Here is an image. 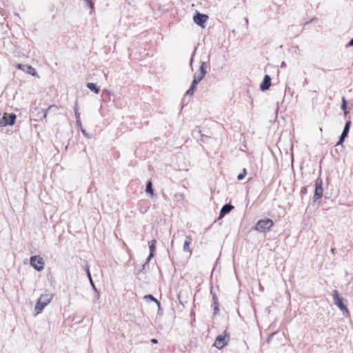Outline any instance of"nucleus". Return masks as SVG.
<instances>
[{
    "label": "nucleus",
    "mask_w": 353,
    "mask_h": 353,
    "mask_svg": "<svg viewBox=\"0 0 353 353\" xmlns=\"http://www.w3.org/2000/svg\"><path fill=\"white\" fill-rule=\"evenodd\" d=\"M53 294L51 293H45L40 296L38 299L36 305L35 311L36 314L41 313L46 305H48L52 301Z\"/></svg>",
    "instance_id": "obj_1"
},
{
    "label": "nucleus",
    "mask_w": 353,
    "mask_h": 353,
    "mask_svg": "<svg viewBox=\"0 0 353 353\" xmlns=\"http://www.w3.org/2000/svg\"><path fill=\"white\" fill-rule=\"evenodd\" d=\"M52 110H57V107L54 105H50L48 108V109L46 110H40L39 108H35L32 111V115L33 117H34L35 120H42L43 119L46 120L48 112Z\"/></svg>",
    "instance_id": "obj_2"
},
{
    "label": "nucleus",
    "mask_w": 353,
    "mask_h": 353,
    "mask_svg": "<svg viewBox=\"0 0 353 353\" xmlns=\"http://www.w3.org/2000/svg\"><path fill=\"white\" fill-rule=\"evenodd\" d=\"M272 225V220L270 219H263L256 223L255 230L259 232H266L270 230Z\"/></svg>",
    "instance_id": "obj_3"
},
{
    "label": "nucleus",
    "mask_w": 353,
    "mask_h": 353,
    "mask_svg": "<svg viewBox=\"0 0 353 353\" xmlns=\"http://www.w3.org/2000/svg\"><path fill=\"white\" fill-rule=\"evenodd\" d=\"M332 296L334 303L342 311L344 315L349 316V311L346 305L343 303V298L339 297L337 290H334Z\"/></svg>",
    "instance_id": "obj_4"
},
{
    "label": "nucleus",
    "mask_w": 353,
    "mask_h": 353,
    "mask_svg": "<svg viewBox=\"0 0 353 353\" xmlns=\"http://www.w3.org/2000/svg\"><path fill=\"white\" fill-rule=\"evenodd\" d=\"M16 119V115L14 113H4L3 117L0 119V126L5 127L7 125H12Z\"/></svg>",
    "instance_id": "obj_5"
},
{
    "label": "nucleus",
    "mask_w": 353,
    "mask_h": 353,
    "mask_svg": "<svg viewBox=\"0 0 353 353\" xmlns=\"http://www.w3.org/2000/svg\"><path fill=\"white\" fill-rule=\"evenodd\" d=\"M30 265L37 271H41L43 269L44 261L43 258L39 256H32L30 257Z\"/></svg>",
    "instance_id": "obj_6"
},
{
    "label": "nucleus",
    "mask_w": 353,
    "mask_h": 353,
    "mask_svg": "<svg viewBox=\"0 0 353 353\" xmlns=\"http://www.w3.org/2000/svg\"><path fill=\"white\" fill-rule=\"evenodd\" d=\"M323 181L321 178H317L315 182V191L314 195V201L321 198L323 195Z\"/></svg>",
    "instance_id": "obj_7"
},
{
    "label": "nucleus",
    "mask_w": 353,
    "mask_h": 353,
    "mask_svg": "<svg viewBox=\"0 0 353 353\" xmlns=\"http://www.w3.org/2000/svg\"><path fill=\"white\" fill-rule=\"evenodd\" d=\"M208 19V15L201 14L199 12H196V14L193 17L194 22L202 28L205 27V23Z\"/></svg>",
    "instance_id": "obj_8"
},
{
    "label": "nucleus",
    "mask_w": 353,
    "mask_h": 353,
    "mask_svg": "<svg viewBox=\"0 0 353 353\" xmlns=\"http://www.w3.org/2000/svg\"><path fill=\"white\" fill-rule=\"evenodd\" d=\"M206 68H207V63L205 61H201L199 70L198 72H196L194 74V76L195 77L198 78V79L202 80L205 77V76L207 73Z\"/></svg>",
    "instance_id": "obj_9"
},
{
    "label": "nucleus",
    "mask_w": 353,
    "mask_h": 353,
    "mask_svg": "<svg viewBox=\"0 0 353 353\" xmlns=\"http://www.w3.org/2000/svg\"><path fill=\"white\" fill-rule=\"evenodd\" d=\"M226 345L227 343L225 342V335L220 334L216 336L215 342L214 343V347H216L217 349L221 350Z\"/></svg>",
    "instance_id": "obj_10"
},
{
    "label": "nucleus",
    "mask_w": 353,
    "mask_h": 353,
    "mask_svg": "<svg viewBox=\"0 0 353 353\" xmlns=\"http://www.w3.org/2000/svg\"><path fill=\"white\" fill-rule=\"evenodd\" d=\"M271 85V78L269 75L265 74L263 81L261 82L260 85V89L262 91H265L269 89L270 86Z\"/></svg>",
    "instance_id": "obj_11"
},
{
    "label": "nucleus",
    "mask_w": 353,
    "mask_h": 353,
    "mask_svg": "<svg viewBox=\"0 0 353 353\" xmlns=\"http://www.w3.org/2000/svg\"><path fill=\"white\" fill-rule=\"evenodd\" d=\"M18 68L23 70L24 72H26L27 73L35 76L37 74L35 69L29 65H23V64H19Z\"/></svg>",
    "instance_id": "obj_12"
},
{
    "label": "nucleus",
    "mask_w": 353,
    "mask_h": 353,
    "mask_svg": "<svg viewBox=\"0 0 353 353\" xmlns=\"http://www.w3.org/2000/svg\"><path fill=\"white\" fill-rule=\"evenodd\" d=\"M201 80L198 79V78L195 77L194 76L193 81L192 82V84L190 87V88L187 90L185 95L187 96H192L194 94V90L196 87V85L201 81Z\"/></svg>",
    "instance_id": "obj_13"
},
{
    "label": "nucleus",
    "mask_w": 353,
    "mask_h": 353,
    "mask_svg": "<svg viewBox=\"0 0 353 353\" xmlns=\"http://www.w3.org/2000/svg\"><path fill=\"white\" fill-rule=\"evenodd\" d=\"M201 80L198 79V78L195 77L194 76L193 81L192 82V84L190 87V88L187 90L185 95L187 96H192L194 94V90L196 87V85L201 81Z\"/></svg>",
    "instance_id": "obj_14"
},
{
    "label": "nucleus",
    "mask_w": 353,
    "mask_h": 353,
    "mask_svg": "<svg viewBox=\"0 0 353 353\" xmlns=\"http://www.w3.org/2000/svg\"><path fill=\"white\" fill-rule=\"evenodd\" d=\"M201 80L198 79V78L195 77L194 76L193 81L192 82V84L190 87V88L187 90L185 95L187 96H192L194 94V90L196 87V85L201 81Z\"/></svg>",
    "instance_id": "obj_15"
},
{
    "label": "nucleus",
    "mask_w": 353,
    "mask_h": 353,
    "mask_svg": "<svg viewBox=\"0 0 353 353\" xmlns=\"http://www.w3.org/2000/svg\"><path fill=\"white\" fill-rule=\"evenodd\" d=\"M201 80L198 79V78L195 77L194 76L193 81L192 82V84L190 87V88L187 90L185 95L187 96H192L194 94V90L196 87V85L201 81Z\"/></svg>",
    "instance_id": "obj_16"
},
{
    "label": "nucleus",
    "mask_w": 353,
    "mask_h": 353,
    "mask_svg": "<svg viewBox=\"0 0 353 353\" xmlns=\"http://www.w3.org/2000/svg\"><path fill=\"white\" fill-rule=\"evenodd\" d=\"M233 208L234 206L230 204L224 205L220 211L219 219L223 217L226 214L229 213Z\"/></svg>",
    "instance_id": "obj_17"
},
{
    "label": "nucleus",
    "mask_w": 353,
    "mask_h": 353,
    "mask_svg": "<svg viewBox=\"0 0 353 353\" xmlns=\"http://www.w3.org/2000/svg\"><path fill=\"white\" fill-rule=\"evenodd\" d=\"M156 240L155 239H153L152 240L149 244V248H150V254L149 256H148V261H150V259L153 257L154 256V250H155V245H156Z\"/></svg>",
    "instance_id": "obj_18"
},
{
    "label": "nucleus",
    "mask_w": 353,
    "mask_h": 353,
    "mask_svg": "<svg viewBox=\"0 0 353 353\" xmlns=\"http://www.w3.org/2000/svg\"><path fill=\"white\" fill-rule=\"evenodd\" d=\"M192 242V238L189 236H186V239L184 241L183 250L184 252L191 253V250L190 248V245Z\"/></svg>",
    "instance_id": "obj_19"
},
{
    "label": "nucleus",
    "mask_w": 353,
    "mask_h": 353,
    "mask_svg": "<svg viewBox=\"0 0 353 353\" xmlns=\"http://www.w3.org/2000/svg\"><path fill=\"white\" fill-rule=\"evenodd\" d=\"M87 88L90 90L94 92L96 94H98L100 91L99 88H98L97 85L94 83H88Z\"/></svg>",
    "instance_id": "obj_20"
},
{
    "label": "nucleus",
    "mask_w": 353,
    "mask_h": 353,
    "mask_svg": "<svg viewBox=\"0 0 353 353\" xmlns=\"http://www.w3.org/2000/svg\"><path fill=\"white\" fill-rule=\"evenodd\" d=\"M350 125H351V121H347L345 123V125L344 126L342 134H341L342 135L347 137Z\"/></svg>",
    "instance_id": "obj_21"
},
{
    "label": "nucleus",
    "mask_w": 353,
    "mask_h": 353,
    "mask_svg": "<svg viewBox=\"0 0 353 353\" xmlns=\"http://www.w3.org/2000/svg\"><path fill=\"white\" fill-rule=\"evenodd\" d=\"M145 192L148 194H150L152 196L154 194L153 189H152V183L150 181H148L145 188Z\"/></svg>",
    "instance_id": "obj_22"
},
{
    "label": "nucleus",
    "mask_w": 353,
    "mask_h": 353,
    "mask_svg": "<svg viewBox=\"0 0 353 353\" xmlns=\"http://www.w3.org/2000/svg\"><path fill=\"white\" fill-rule=\"evenodd\" d=\"M144 299H145V300L150 299V301H154V302L157 304V305H158L159 307L160 306V303L158 301V300H157V299H155L152 295H151V294L145 295V296H144Z\"/></svg>",
    "instance_id": "obj_23"
},
{
    "label": "nucleus",
    "mask_w": 353,
    "mask_h": 353,
    "mask_svg": "<svg viewBox=\"0 0 353 353\" xmlns=\"http://www.w3.org/2000/svg\"><path fill=\"white\" fill-rule=\"evenodd\" d=\"M346 108H347V101H346L345 97H343L342 98L341 109L345 111V114H347Z\"/></svg>",
    "instance_id": "obj_24"
},
{
    "label": "nucleus",
    "mask_w": 353,
    "mask_h": 353,
    "mask_svg": "<svg viewBox=\"0 0 353 353\" xmlns=\"http://www.w3.org/2000/svg\"><path fill=\"white\" fill-rule=\"evenodd\" d=\"M75 119H76V122H77V125L79 127V128H81L82 126V123H81V119H80V114H75Z\"/></svg>",
    "instance_id": "obj_25"
},
{
    "label": "nucleus",
    "mask_w": 353,
    "mask_h": 353,
    "mask_svg": "<svg viewBox=\"0 0 353 353\" xmlns=\"http://www.w3.org/2000/svg\"><path fill=\"white\" fill-rule=\"evenodd\" d=\"M346 137H345V136H344V135L341 134V136H340V137H339V141H338V142H337V143H336V145H341V144L343 143V141H344V140H345V139Z\"/></svg>",
    "instance_id": "obj_26"
},
{
    "label": "nucleus",
    "mask_w": 353,
    "mask_h": 353,
    "mask_svg": "<svg viewBox=\"0 0 353 353\" xmlns=\"http://www.w3.org/2000/svg\"><path fill=\"white\" fill-rule=\"evenodd\" d=\"M87 274H88V276L89 277V279H90V283H91V284H92V285L93 288H94V290H96L95 286H94V283H93V281H92V279L91 275H90V270H89V269H88V268L87 269Z\"/></svg>",
    "instance_id": "obj_27"
},
{
    "label": "nucleus",
    "mask_w": 353,
    "mask_h": 353,
    "mask_svg": "<svg viewBox=\"0 0 353 353\" xmlns=\"http://www.w3.org/2000/svg\"><path fill=\"white\" fill-rule=\"evenodd\" d=\"M74 111V115L76 114V112H77V114H79L77 101H75Z\"/></svg>",
    "instance_id": "obj_28"
},
{
    "label": "nucleus",
    "mask_w": 353,
    "mask_h": 353,
    "mask_svg": "<svg viewBox=\"0 0 353 353\" xmlns=\"http://www.w3.org/2000/svg\"><path fill=\"white\" fill-rule=\"evenodd\" d=\"M194 50H196V49ZM194 54H195V51L193 52V54L192 55V57H191V59H190V66L192 70V63H193V59H194Z\"/></svg>",
    "instance_id": "obj_29"
},
{
    "label": "nucleus",
    "mask_w": 353,
    "mask_h": 353,
    "mask_svg": "<svg viewBox=\"0 0 353 353\" xmlns=\"http://www.w3.org/2000/svg\"><path fill=\"white\" fill-rule=\"evenodd\" d=\"M212 296H213L214 305H217L218 304V299H217L216 294L214 293V294H212Z\"/></svg>",
    "instance_id": "obj_30"
},
{
    "label": "nucleus",
    "mask_w": 353,
    "mask_h": 353,
    "mask_svg": "<svg viewBox=\"0 0 353 353\" xmlns=\"http://www.w3.org/2000/svg\"><path fill=\"white\" fill-rule=\"evenodd\" d=\"M80 129H81V132L83 133V135H85L87 137H90L88 136V134L86 132V131L82 127L80 128Z\"/></svg>",
    "instance_id": "obj_31"
},
{
    "label": "nucleus",
    "mask_w": 353,
    "mask_h": 353,
    "mask_svg": "<svg viewBox=\"0 0 353 353\" xmlns=\"http://www.w3.org/2000/svg\"><path fill=\"white\" fill-rule=\"evenodd\" d=\"M245 176H244V174H243L242 173H240L238 176H237V179L241 181L242 179H244Z\"/></svg>",
    "instance_id": "obj_32"
},
{
    "label": "nucleus",
    "mask_w": 353,
    "mask_h": 353,
    "mask_svg": "<svg viewBox=\"0 0 353 353\" xmlns=\"http://www.w3.org/2000/svg\"><path fill=\"white\" fill-rule=\"evenodd\" d=\"M148 263L149 261H148L147 259L145 263L143 265V270H145L146 268H149Z\"/></svg>",
    "instance_id": "obj_33"
},
{
    "label": "nucleus",
    "mask_w": 353,
    "mask_h": 353,
    "mask_svg": "<svg viewBox=\"0 0 353 353\" xmlns=\"http://www.w3.org/2000/svg\"><path fill=\"white\" fill-rule=\"evenodd\" d=\"M175 197L177 199L178 201L183 199V195L181 194H175Z\"/></svg>",
    "instance_id": "obj_34"
},
{
    "label": "nucleus",
    "mask_w": 353,
    "mask_h": 353,
    "mask_svg": "<svg viewBox=\"0 0 353 353\" xmlns=\"http://www.w3.org/2000/svg\"><path fill=\"white\" fill-rule=\"evenodd\" d=\"M348 46H353V38L349 41Z\"/></svg>",
    "instance_id": "obj_35"
},
{
    "label": "nucleus",
    "mask_w": 353,
    "mask_h": 353,
    "mask_svg": "<svg viewBox=\"0 0 353 353\" xmlns=\"http://www.w3.org/2000/svg\"><path fill=\"white\" fill-rule=\"evenodd\" d=\"M151 342H152V343L156 344V343H158V341H157V339H151Z\"/></svg>",
    "instance_id": "obj_36"
},
{
    "label": "nucleus",
    "mask_w": 353,
    "mask_h": 353,
    "mask_svg": "<svg viewBox=\"0 0 353 353\" xmlns=\"http://www.w3.org/2000/svg\"><path fill=\"white\" fill-rule=\"evenodd\" d=\"M216 311H219L218 304L217 305H214V312L216 313Z\"/></svg>",
    "instance_id": "obj_37"
},
{
    "label": "nucleus",
    "mask_w": 353,
    "mask_h": 353,
    "mask_svg": "<svg viewBox=\"0 0 353 353\" xmlns=\"http://www.w3.org/2000/svg\"><path fill=\"white\" fill-rule=\"evenodd\" d=\"M242 174H244V176H245V175H246V174H247V171H246V169H245V168H243Z\"/></svg>",
    "instance_id": "obj_38"
},
{
    "label": "nucleus",
    "mask_w": 353,
    "mask_h": 353,
    "mask_svg": "<svg viewBox=\"0 0 353 353\" xmlns=\"http://www.w3.org/2000/svg\"><path fill=\"white\" fill-rule=\"evenodd\" d=\"M242 174H244V176H245V175H246V174H247V171H246V169H245V168H243Z\"/></svg>",
    "instance_id": "obj_39"
},
{
    "label": "nucleus",
    "mask_w": 353,
    "mask_h": 353,
    "mask_svg": "<svg viewBox=\"0 0 353 353\" xmlns=\"http://www.w3.org/2000/svg\"><path fill=\"white\" fill-rule=\"evenodd\" d=\"M285 62H283V63H281V67H285Z\"/></svg>",
    "instance_id": "obj_40"
},
{
    "label": "nucleus",
    "mask_w": 353,
    "mask_h": 353,
    "mask_svg": "<svg viewBox=\"0 0 353 353\" xmlns=\"http://www.w3.org/2000/svg\"><path fill=\"white\" fill-rule=\"evenodd\" d=\"M89 3H90V6L91 7H92V3L91 1H90Z\"/></svg>",
    "instance_id": "obj_41"
},
{
    "label": "nucleus",
    "mask_w": 353,
    "mask_h": 353,
    "mask_svg": "<svg viewBox=\"0 0 353 353\" xmlns=\"http://www.w3.org/2000/svg\"><path fill=\"white\" fill-rule=\"evenodd\" d=\"M331 251H332V252L333 253V252H334V248H332V249L331 250Z\"/></svg>",
    "instance_id": "obj_42"
}]
</instances>
